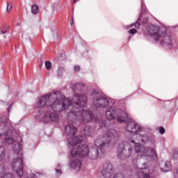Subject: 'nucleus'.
<instances>
[{
    "instance_id": "1",
    "label": "nucleus",
    "mask_w": 178,
    "mask_h": 178,
    "mask_svg": "<svg viewBox=\"0 0 178 178\" xmlns=\"http://www.w3.org/2000/svg\"><path fill=\"white\" fill-rule=\"evenodd\" d=\"M81 95L75 93L72 100L67 99L60 91H56L53 94L45 95L42 96L36 104V108H44L46 112L44 115H41L39 111V115L37 118L44 123H54L59 120V113L62 111H67L73 109L76 106H79V99H81Z\"/></svg>"
},
{
    "instance_id": "2",
    "label": "nucleus",
    "mask_w": 178,
    "mask_h": 178,
    "mask_svg": "<svg viewBox=\"0 0 178 178\" xmlns=\"http://www.w3.org/2000/svg\"><path fill=\"white\" fill-rule=\"evenodd\" d=\"M81 99H78L79 106H74L71 111H68L67 119L69 124L65 127V133L68 137H74V134L77 133V128L74 125L70 124V122L77 124L79 122L81 124H86L90 122H99L100 127H104L106 124V121H101V113L97 117L94 116V113L87 111L86 106L87 105V96L81 95Z\"/></svg>"
},
{
    "instance_id": "3",
    "label": "nucleus",
    "mask_w": 178,
    "mask_h": 178,
    "mask_svg": "<svg viewBox=\"0 0 178 178\" xmlns=\"http://www.w3.org/2000/svg\"><path fill=\"white\" fill-rule=\"evenodd\" d=\"M83 136H76L75 138L69 139V145L71 148L72 159L70 162V168L75 172H80L81 169V160L79 158L86 156L88 154L87 145H80L83 142Z\"/></svg>"
},
{
    "instance_id": "4",
    "label": "nucleus",
    "mask_w": 178,
    "mask_h": 178,
    "mask_svg": "<svg viewBox=\"0 0 178 178\" xmlns=\"http://www.w3.org/2000/svg\"><path fill=\"white\" fill-rule=\"evenodd\" d=\"M119 137V133L115 129H109L102 136H99L95 140V145L100 152L105 154V151L108 149L112 140L115 141Z\"/></svg>"
},
{
    "instance_id": "5",
    "label": "nucleus",
    "mask_w": 178,
    "mask_h": 178,
    "mask_svg": "<svg viewBox=\"0 0 178 178\" xmlns=\"http://www.w3.org/2000/svg\"><path fill=\"white\" fill-rule=\"evenodd\" d=\"M152 40L155 42H159L163 47H166L168 49L172 48V38L168 35L166 32L161 33L156 26H150L147 29Z\"/></svg>"
},
{
    "instance_id": "6",
    "label": "nucleus",
    "mask_w": 178,
    "mask_h": 178,
    "mask_svg": "<svg viewBox=\"0 0 178 178\" xmlns=\"http://www.w3.org/2000/svg\"><path fill=\"white\" fill-rule=\"evenodd\" d=\"M105 118L106 120H115L118 118V121L120 123L127 122L129 116L124 111L116 109L115 107H108L105 111Z\"/></svg>"
},
{
    "instance_id": "7",
    "label": "nucleus",
    "mask_w": 178,
    "mask_h": 178,
    "mask_svg": "<svg viewBox=\"0 0 178 178\" xmlns=\"http://www.w3.org/2000/svg\"><path fill=\"white\" fill-rule=\"evenodd\" d=\"M90 95L93 99L92 104L95 108H106L109 105V100L106 97H102L101 92L94 90Z\"/></svg>"
},
{
    "instance_id": "8",
    "label": "nucleus",
    "mask_w": 178,
    "mask_h": 178,
    "mask_svg": "<svg viewBox=\"0 0 178 178\" xmlns=\"http://www.w3.org/2000/svg\"><path fill=\"white\" fill-rule=\"evenodd\" d=\"M134 148L135 152L136 154H140L141 156H150L151 159L153 161H156V159H158V154H156L155 149L152 147L147 148L141 144L136 143Z\"/></svg>"
},
{
    "instance_id": "9",
    "label": "nucleus",
    "mask_w": 178,
    "mask_h": 178,
    "mask_svg": "<svg viewBox=\"0 0 178 178\" xmlns=\"http://www.w3.org/2000/svg\"><path fill=\"white\" fill-rule=\"evenodd\" d=\"M131 152H133V147H130V145H129V143L127 142H122L118 145L117 156L120 159L128 158V156L131 155Z\"/></svg>"
},
{
    "instance_id": "10",
    "label": "nucleus",
    "mask_w": 178,
    "mask_h": 178,
    "mask_svg": "<svg viewBox=\"0 0 178 178\" xmlns=\"http://www.w3.org/2000/svg\"><path fill=\"white\" fill-rule=\"evenodd\" d=\"M102 175L104 178H124V175L122 173L115 174V170L111 163H107L104 165Z\"/></svg>"
},
{
    "instance_id": "11",
    "label": "nucleus",
    "mask_w": 178,
    "mask_h": 178,
    "mask_svg": "<svg viewBox=\"0 0 178 178\" xmlns=\"http://www.w3.org/2000/svg\"><path fill=\"white\" fill-rule=\"evenodd\" d=\"M17 154H18V157L13 160L11 167L19 177H22L23 176V152Z\"/></svg>"
},
{
    "instance_id": "12",
    "label": "nucleus",
    "mask_w": 178,
    "mask_h": 178,
    "mask_svg": "<svg viewBox=\"0 0 178 178\" xmlns=\"http://www.w3.org/2000/svg\"><path fill=\"white\" fill-rule=\"evenodd\" d=\"M125 130L129 133L137 134V133L143 131V127H140L134 120H131L127 122Z\"/></svg>"
},
{
    "instance_id": "13",
    "label": "nucleus",
    "mask_w": 178,
    "mask_h": 178,
    "mask_svg": "<svg viewBox=\"0 0 178 178\" xmlns=\"http://www.w3.org/2000/svg\"><path fill=\"white\" fill-rule=\"evenodd\" d=\"M10 136H12V134L10 136H5V142L6 143V144H13V151L15 153V154H21L22 155V144H20V143H18L17 141L13 140L12 138H8V137H10Z\"/></svg>"
},
{
    "instance_id": "14",
    "label": "nucleus",
    "mask_w": 178,
    "mask_h": 178,
    "mask_svg": "<svg viewBox=\"0 0 178 178\" xmlns=\"http://www.w3.org/2000/svg\"><path fill=\"white\" fill-rule=\"evenodd\" d=\"M87 148H88V153L85 156H87V155H88L89 158L92 160L98 159V158H101V156H102V154H99L98 149L93 148L90 150L88 149V145H87Z\"/></svg>"
},
{
    "instance_id": "15",
    "label": "nucleus",
    "mask_w": 178,
    "mask_h": 178,
    "mask_svg": "<svg viewBox=\"0 0 178 178\" xmlns=\"http://www.w3.org/2000/svg\"><path fill=\"white\" fill-rule=\"evenodd\" d=\"M161 172H170V163L166 161L163 163V167L161 168Z\"/></svg>"
},
{
    "instance_id": "16",
    "label": "nucleus",
    "mask_w": 178,
    "mask_h": 178,
    "mask_svg": "<svg viewBox=\"0 0 178 178\" xmlns=\"http://www.w3.org/2000/svg\"><path fill=\"white\" fill-rule=\"evenodd\" d=\"M83 134L85 137H90L91 136V128L88 125H86L83 129Z\"/></svg>"
},
{
    "instance_id": "17",
    "label": "nucleus",
    "mask_w": 178,
    "mask_h": 178,
    "mask_svg": "<svg viewBox=\"0 0 178 178\" xmlns=\"http://www.w3.org/2000/svg\"><path fill=\"white\" fill-rule=\"evenodd\" d=\"M81 87H84V85L81 83H78L71 86V88L72 90H73V91H77L78 90H81Z\"/></svg>"
},
{
    "instance_id": "18",
    "label": "nucleus",
    "mask_w": 178,
    "mask_h": 178,
    "mask_svg": "<svg viewBox=\"0 0 178 178\" xmlns=\"http://www.w3.org/2000/svg\"><path fill=\"white\" fill-rule=\"evenodd\" d=\"M63 73H65V68H63L62 67H59L57 70L56 76L58 78L63 77Z\"/></svg>"
},
{
    "instance_id": "19",
    "label": "nucleus",
    "mask_w": 178,
    "mask_h": 178,
    "mask_svg": "<svg viewBox=\"0 0 178 178\" xmlns=\"http://www.w3.org/2000/svg\"><path fill=\"white\" fill-rule=\"evenodd\" d=\"M139 138H140L141 143L145 144V143H148V136L147 135H138Z\"/></svg>"
},
{
    "instance_id": "20",
    "label": "nucleus",
    "mask_w": 178,
    "mask_h": 178,
    "mask_svg": "<svg viewBox=\"0 0 178 178\" xmlns=\"http://www.w3.org/2000/svg\"><path fill=\"white\" fill-rule=\"evenodd\" d=\"M31 12L33 15H37L39 12L38 6L37 5L32 6Z\"/></svg>"
},
{
    "instance_id": "21",
    "label": "nucleus",
    "mask_w": 178,
    "mask_h": 178,
    "mask_svg": "<svg viewBox=\"0 0 178 178\" xmlns=\"http://www.w3.org/2000/svg\"><path fill=\"white\" fill-rule=\"evenodd\" d=\"M44 65L47 70H51V69L52 68V63H51V61L49 60L46 61L44 63Z\"/></svg>"
},
{
    "instance_id": "22",
    "label": "nucleus",
    "mask_w": 178,
    "mask_h": 178,
    "mask_svg": "<svg viewBox=\"0 0 178 178\" xmlns=\"http://www.w3.org/2000/svg\"><path fill=\"white\" fill-rule=\"evenodd\" d=\"M8 31H9V28H8V26H3L1 29V34H6V33H8Z\"/></svg>"
},
{
    "instance_id": "23",
    "label": "nucleus",
    "mask_w": 178,
    "mask_h": 178,
    "mask_svg": "<svg viewBox=\"0 0 178 178\" xmlns=\"http://www.w3.org/2000/svg\"><path fill=\"white\" fill-rule=\"evenodd\" d=\"M12 10V4L7 3L6 12L9 13Z\"/></svg>"
},
{
    "instance_id": "24",
    "label": "nucleus",
    "mask_w": 178,
    "mask_h": 178,
    "mask_svg": "<svg viewBox=\"0 0 178 178\" xmlns=\"http://www.w3.org/2000/svg\"><path fill=\"white\" fill-rule=\"evenodd\" d=\"M140 20H141L140 18H138V20L134 23V26L136 29H139L140 28Z\"/></svg>"
},
{
    "instance_id": "25",
    "label": "nucleus",
    "mask_w": 178,
    "mask_h": 178,
    "mask_svg": "<svg viewBox=\"0 0 178 178\" xmlns=\"http://www.w3.org/2000/svg\"><path fill=\"white\" fill-rule=\"evenodd\" d=\"M3 178H15V176L13 174L8 173L6 174Z\"/></svg>"
},
{
    "instance_id": "26",
    "label": "nucleus",
    "mask_w": 178,
    "mask_h": 178,
    "mask_svg": "<svg viewBox=\"0 0 178 178\" xmlns=\"http://www.w3.org/2000/svg\"><path fill=\"white\" fill-rule=\"evenodd\" d=\"M172 158L174 159H178V150L174 152Z\"/></svg>"
},
{
    "instance_id": "27",
    "label": "nucleus",
    "mask_w": 178,
    "mask_h": 178,
    "mask_svg": "<svg viewBox=\"0 0 178 178\" xmlns=\"http://www.w3.org/2000/svg\"><path fill=\"white\" fill-rule=\"evenodd\" d=\"M129 34H136L137 33V29H132L129 31Z\"/></svg>"
},
{
    "instance_id": "28",
    "label": "nucleus",
    "mask_w": 178,
    "mask_h": 178,
    "mask_svg": "<svg viewBox=\"0 0 178 178\" xmlns=\"http://www.w3.org/2000/svg\"><path fill=\"white\" fill-rule=\"evenodd\" d=\"M159 133L161 134H165V128H163V127H161L159 128Z\"/></svg>"
},
{
    "instance_id": "29",
    "label": "nucleus",
    "mask_w": 178,
    "mask_h": 178,
    "mask_svg": "<svg viewBox=\"0 0 178 178\" xmlns=\"http://www.w3.org/2000/svg\"><path fill=\"white\" fill-rule=\"evenodd\" d=\"M74 72H79L80 70V66L76 65L74 67Z\"/></svg>"
},
{
    "instance_id": "30",
    "label": "nucleus",
    "mask_w": 178,
    "mask_h": 178,
    "mask_svg": "<svg viewBox=\"0 0 178 178\" xmlns=\"http://www.w3.org/2000/svg\"><path fill=\"white\" fill-rule=\"evenodd\" d=\"M0 172H5V167L3 165H0Z\"/></svg>"
},
{
    "instance_id": "31",
    "label": "nucleus",
    "mask_w": 178,
    "mask_h": 178,
    "mask_svg": "<svg viewBox=\"0 0 178 178\" xmlns=\"http://www.w3.org/2000/svg\"><path fill=\"white\" fill-rule=\"evenodd\" d=\"M56 172L57 175H62V170H61L56 169Z\"/></svg>"
},
{
    "instance_id": "32",
    "label": "nucleus",
    "mask_w": 178,
    "mask_h": 178,
    "mask_svg": "<svg viewBox=\"0 0 178 178\" xmlns=\"http://www.w3.org/2000/svg\"><path fill=\"white\" fill-rule=\"evenodd\" d=\"M12 106H13V103L10 105V106L8 107V113H9V112H10V108H12Z\"/></svg>"
},
{
    "instance_id": "33",
    "label": "nucleus",
    "mask_w": 178,
    "mask_h": 178,
    "mask_svg": "<svg viewBox=\"0 0 178 178\" xmlns=\"http://www.w3.org/2000/svg\"><path fill=\"white\" fill-rule=\"evenodd\" d=\"M73 23H74V21L73 20V17H72V21L70 22V25L72 26Z\"/></svg>"
},
{
    "instance_id": "34",
    "label": "nucleus",
    "mask_w": 178,
    "mask_h": 178,
    "mask_svg": "<svg viewBox=\"0 0 178 178\" xmlns=\"http://www.w3.org/2000/svg\"><path fill=\"white\" fill-rule=\"evenodd\" d=\"M132 162H133L134 165H136V160L134 159Z\"/></svg>"
},
{
    "instance_id": "35",
    "label": "nucleus",
    "mask_w": 178,
    "mask_h": 178,
    "mask_svg": "<svg viewBox=\"0 0 178 178\" xmlns=\"http://www.w3.org/2000/svg\"><path fill=\"white\" fill-rule=\"evenodd\" d=\"M79 0H74V3H76Z\"/></svg>"
},
{
    "instance_id": "36",
    "label": "nucleus",
    "mask_w": 178,
    "mask_h": 178,
    "mask_svg": "<svg viewBox=\"0 0 178 178\" xmlns=\"http://www.w3.org/2000/svg\"><path fill=\"white\" fill-rule=\"evenodd\" d=\"M131 143H134V140H131Z\"/></svg>"
},
{
    "instance_id": "37",
    "label": "nucleus",
    "mask_w": 178,
    "mask_h": 178,
    "mask_svg": "<svg viewBox=\"0 0 178 178\" xmlns=\"http://www.w3.org/2000/svg\"><path fill=\"white\" fill-rule=\"evenodd\" d=\"M177 173L178 174V170H176Z\"/></svg>"
}]
</instances>
